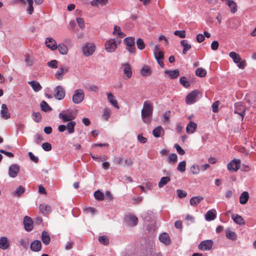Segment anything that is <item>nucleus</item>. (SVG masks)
I'll return each instance as SVG.
<instances>
[{"mask_svg": "<svg viewBox=\"0 0 256 256\" xmlns=\"http://www.w3.org/2000/svg\"><path fill=\"white\" fill-rule=\"evenodd\" d=\"M40 108L42 110L45 112L50 111L52 108L49 106L46 102L42 100L40 103Z\"/></svg>", "mask_w": 256, "mask_h": 256, "instance_id": "obj_46", "label": "nucleus"}, {"mask_svg": "<svg viewBox=\"0 0 256 256\" xmlns=\"http://www.w3.org/2000/svg\"><path fill=\"white\" fill-rule=\"evenodd\" d=\"M26 1L28 4V6L27 8V12L29 14H31L34 12V8L32 6L33 0H26Z\"/></svg>", "mask_w": 256, "mask_h": 256, "instance_id": "obj_55", "label": "nucleus"}, {"mask_svg": "<svg viewBox=\"0 0 256 256\" xmlns=\"http://www.w3.org/2000/svg\"><path fill=\"white\" fill-rule=\"evenodd\" d=\"M174 147L180 154L184 155L185 154L184 150L178 144H176Z\"/></svg>", "mask_w": 256, "mask_h": 256, "instance_id": "obj_64", "label": "nucleus"}, {"mask_svg": "<svg viewBox=\"0 0 256 256\" xmlns=\"http://www.w3.org/2000/svg\"><path fill=\"white\" fill-rule=\"evenodd\" d=\"M201 96L200 92L198 90H194L188 94L186 98V102L188 104L194 103Z\"/></svg>", "mask_w": 256, "mask_h": 256, "instance_id": "obj_6", "label": "nucleus"}, {"mask_svg": "<svg viewBox=\"0 0 256 256\" xmlns=\"http://www.w3.org/2000/svg\"><path fill=\"white\" fill-rule=\"evenodd\" d=\"M28 155L31 160L33 161L35 163H37L38 162V158L32 152H29Z\"/></svg>", "mask_w": 256, "mask_h": 256, "instance_id": "obj_63", "label": "nucleus"}, {"mask_svg": "<svg viewBox=\"0 0 256 256\" xmlns=\"http://www.w3.org/2000/svg\"><path fill=\"white\" fill-rule=\"evenodd\" d=\"M240 160H233L227 166L228 169L230 171L236 172L240 168Z\"/></svg>", "mask_w": 256, "mask_h": 256, "instance_id": "obj_14", "label": "nucleus"}, {"mask_svg": "<svg viewBox=\"0 0 256 256\" xmlns=\"http://www.w3.org/2000/svg\"><path fill=\"white\" fill-rule=\"evenodd\" d=\"M108 2V0H92L91 2V4L92 6H98L100 5L102 6H105Z\"/></svg>", "mask_w": 256, "mask_h": 256, "instance_id": "obj_44", "label": "nucleus"}, {"mask_svg": "<svg viewBox=\"0 0 256 256\" xmlns=\"http://www.w3.org/2000/svg\"><path fill=\"white\" fill-rule=\"evenodd\" d=\"M206 74V72L205 69L202 68H198L196 70V74L197 76L202 78L204 77Z\"/></svg>", "mask_w": 256, "mask_h": 256, "instance_id": "obj_48", "label": "nucleus"}, {"mask_svg": "<svg viewBox=\"0 0 256 256\" xmlns=\"http://www.w3.org/2000/svg\"><path fill=\"white\" fill-rule=\"evenodd\" d=\"M164 134V130L161 126H157L152 131V134L156 138H159Z\"/></svg>", "mask_w": 256, "mask_h": 256, "instance_id": "obj_36", "label": "nucleus"}, {"mask_svg": "<svg viewBox=\"0 0 256 256\" xmlns=\"http://www.w3.org/2000/svg\"><path fill=\"white\" fill-rule=\"evenodd\" d=\"M154 56L158 64L161 68L164 66L163 60L164 58V52L162 51L158 45H156L154 49Z\"/></svg>", "mask_w": 256, "mask_h": 256, "instance_id": "obj_4", "label": "nucleus"}, {"mask_svg": "<svg viewBox=\"0 0 256 256\" xmlns=\"http://www.w3.org/2000/svg\"><path fill=\"white\" fill-rule=\"evenodd\" d=\"M25 62L28 66H31L33 64L34 60L29 54L25 56Z\"/></svg>", "mask_w": 256, "mask_h": 256, "instance_id": "obj_54", "label": "nucleus"}, {"mask_svg": "<svg viewBox=\"0 0 256 256\" xmlns=\"http://www.w3.org/2000/svg\"><path fill=\"white\" fill-rule=\"evenodd\" d=\"M58 62L56 60H52L47 63V65L50 68H58Z\"/></svg>", "mask_w": 256, "mask_h": 256, "instance_id": "obj_58", "label": "nucleus"}, {"mask_svg": "<svg viewBox=\"0 0 256 256\" xmlns=\"http://www.w3.org/2000/svg\"><path fill=\"white\" fill-rule=\"evenodd\" d=\"M164 73L168 74L171 79L177 78L180 74L178 70H166L164 71Z\"/></svg>", "mask_w": 256, "mask_h": 256, "instance_id": "obj_32", "label": "nucleus"}, {"mask_svg": "<svg viewBox=\"0 0 256 256\" xmlns=\"http://www.w3.org/2000/svg\"><path fill=\"white\" fill-rule=\"evenodd\" d=\"M232 218L236 224L240 225L244 224L245 222L243 218L238 214H233L232 215Z\"/></svg>", "mask_w": 256, "mask_h": 256, "instance_id": "obj_27", "label": "nucleus"}, {"mask_svg": "<svg viewBox=\"0 0 256 256\" xmlns=\"http://www.w3.org/2000/svg\"><path fill=\"white\" fill-rule=\"evenodd\" d=\"M126 220L128 225L130 226H135L138 222V218L137 217L132 215H130L126 216Z\"/></svg>", "mask_w": 256, "mask_h": 256, "instance_id": "obj_23", "label": "nucleus"}, {"mask_svg": "<svg viewBox=\"0 0 256 256\" xmlns=\"http://www.w3.org/2000/svg\"><path fill=\"white\" fill-rule=\"evenodd\" d=\"M106 51L108 52H113L117 48V44L115 38H110L106 41L104 45Z\"/></svg>", "mask_w": 256, "mask_h": 256, "instance_id": "obj_9", "label": "nucleus"}, {"mask_svg": "<svg viewBox=\"0 0 256 256\" xmlns=\"http://www.w3.org/2000/svg\"><path fill=\"white\" fill-rule=\"evenodd\" d=\"M66 95L64 88L61 86H57L54 89V96L58 100H62Z\"/></svg>", "mask_w": 256, "mask_h": 256, "instance_id": "obj_12", "label": "nucleus"}, {"mask_svg": "<svg viewBox=\"0 0 256 256\" xmlns=\"http://www.w3.org/2000/svg\"><path fill=\"white\" fill-rule=\"evenodd\" d=\"M140 74L143 76H147L152 74V70L150 68L147 66H144L141 70Z\"/></svg>", "mask_w": 256, "mask_h": 256, "instance_id": "obj_37", "label": "nucleus"}, {"mask_svg": "<svg viewBox=\"0 0 256 256\" xmlns=\"http://www.w3.org/2000/svg\"><path fill=\"white\" fill-rule=\"evenodd\" d=\"M84 96V92L82 89H77L74 90L72 96V102L75 104H79L83 101Z\"/></svg>", "mask_w": 256, "mask_h": 256, "instance_id": "obj_5", "label": "nucleus"}, {"mask_svg": "<svg viewBox=\"0 0 256 256\" xmlns=\"http://www.w3.org/2000/svg\"><path fill=\"white\" fill-rule=\"evenodd\" d=\"M20 166L16 164H14L10 166L8 168V175L10 177L16 178L20 172Z\"/></svg>", "mask_w": 256, "mask_h": 256, "instance_id": "obj_15", "label": "nucleus"}, {"mask_svg": "<svg viewBox=\"0 0 256 256\" xmlns=\"http://www.w3.org/2000/svg\"><path fill=\"white\" fill-rule=\"evenodd\" d=\"M124 67V74L126 76V79L130 78L132 75V72L130 65L128 63H125L122 64Z\"/></svg>", "mask_w": 256, "mask_h": 256, "instance_id": "obj_17", "label": "nucleus"}, {"mask_svg": "<svg viewBox=\"0 0 256 256\" xmlns=\"http://www.w3.org/2000/svg\"><path fill=\"white\" fill-rule=\"evenodd\" d=\"M180 44L184 48L182 50L183 54H186L187 51L191 48V45L188 42L187 40H182Z\"/></svg>", "mask_w": 256, "mask_h": 256, "instance_id": "obj_39", "label": "nucleus"}, {"mask_svg": "<svg viewBox=\"0 0 256 256\" xmlns=\"http://www.w3.org/2000/svg\"><path fill=\"white\" fill-rule=\"evenodd\" d=\"M32 117L34 120L37 122H39L42 118V116L40 112L34 113L32 115Z\"/></svg>", "mask_w": 256, "mask_h": 256, "instance_id": "obj_59", "label": "nucleus"}, {"mask_svg": "<svg viewBox=\"0 0 256 256\" xmlns=\"http://www.w3.org/2000/svg\"><path fill=\"white\" fill-rule=\"evenodd\" d=\"M40 210L44 214H47L50 212L51 208L48 205L41 204L40 206Z\"/></svg>", "mask_w": 256, "mask_h": 256, "instance_id": "obj_38", "label": "nucleus"}, {"mask_svg": "<svg viewBox=\"0 0 256 256\" xmlns=\"http://www.w3.org/2000/svg\"><path fill=\"white\" fill-rule=\"evenodd\" d=\"M159 240L160 242L166 246L170 244V238L169 234L166 232H163L159 236Z\"/></svg>", "mask_w": 256, "mask_h": 256, "instance_id": "obj_19", "label": "nucleus"}, {"mask_svg": "<svg viewBox=\"0 0 256 256\" xmlns=\"http://www.w3.org/2000/svg\"><path fill=\"white\" fill-rule=\"evenodd\" d=\"M10 246V242L6 236H2L0 238V248L6 250L8 249Z\"/></svg>", "mask_w": 256, "mask_h": 256, "instance_id": "obj_22", "label": "nucleus"}, {"mask_svg": "<svg viewBox=\"0 0 256 256\" xmlns=\"http://www.w3.org/2000/svg\"><path fill=\"white\" fill-rule=\"evenodd\" d=\"M226 238L229 240L234 241L237 238V234L234 232L230 230V228H227L226 230Z\"/></svg>", "mask_w": 256, "mask_h": 256, "instance_id": "obj_26", "label": "nucleus"}, {"mask_svg": "<svg viewBox=\"0 0 256 256\" xmlns=\"http://www.w3.org/2000/svg\"><path fill=\"white\" fill-rule=\"evenodd\" d=\"M46 46L52 50H54L58 48V46L56 40L52 38H48L45 42Z\"/></svg>", "mask_w": 256, "mask_h": 256, "instance_id": "obj_18", "label": "nucleus"}, {"mask_svg": "<svg viewBox=\"0 0 256 256\" xmlns=\"http://www.w3.org/2000/svg\"><path fill=\"white\" fill-rule=\"evenodd\" d=\"M216 214L217 213L215 209H211L206 212L205 219L208 222L213 220L216 218Z\"/></svg>", "mask_w": 256, "mask_h": 256, "instance_id": "obj_20", "label": "nucleus"}, {"mask_svg": "<svg viewBox=\"0 0 256 256\" xmlns=\"http://www.w3.org/2000/svg\"><path fill=\"white\" fill-rule=\"evenodd\" d=\"M59 52L62 54H66L68 52V48L67 46L64 44H60L58 46V48Z\"/></svg>", "mask_w": 256, "mask_h": 256, "instance_id": "obj_43", "label": "nucleus"}, {"mask_svg": "<svg viewBox=\"0 0 256 256\" xmlns=\"http://www.w3.org/2000/svg\"><path fill=\"white\" fill-rule=\"evenodd\" d=\"M245 106L240 102H238L234 104V113L239 114L242 120L245 115Z\"/></svg>", "mask_w": 256, "mask_h": 256, "instance_id": "obj_10", "label": "nucleus"}, {"mask_svg": "<svg viewBox=\"0 0 256 256\" xmlns=\"http://www.w3.org/2000/svg\"><path fill=\"white\" fill-rule=\"evenodd\" d=\"M42 244L40 240H36L31 243L30 249L34 252H38L41 250Z\"/></svg>", "mask_w": 256, "mask_h": 256, "instance_id": "obj_25", "label": "nucleus"}, {"mask_svg": "<svg viewBox=\"0 0 256 256\" xmlns=\"http://www.w3.org/2000/svg\"><path fill=\"white\" fill-rule=\"evenodd\" d=\"M154 106L150 100L144 102L141 112V116L143 122L150 124L152 120Z\"/></svg>", "mask_w": 256, "mask_h": 256, "instance_id": "obj_1", "label": "nucleus"}, {"mask_svg": "<svg viewBox=\"0 0 256 256\" xmlns=\"http://www.w3.org/2000/svg\"><path fill=\"white\" fill-rule=\"evenodd\" d=\"M229 56L232 59L234 62L237 64V66L240 69H244L246 66L245 60H242L239 54L232 52H230Z\"/></svg>", "mask_w": 256, "mask_h": 256, "instance_id": "obj_3", "label": "nucleus"}, {"mask_svg": "<svg viewBox=\"0 0 256 256\" xmlns=\"http://www.w3.org/2000/svg\"><path fill=\"white\" fill-rule=\"evenodd\" d=\"M186 162L185 160L180 162L177 167V170L180 172H184L186 170Z\"/></svg>", "mask_w": 256, "mask_h": 256, "instance_id": "obj_49", "label": "nucleus"}, {"mask_svg": "<svg viewBox=\"0 0 256 256\" xmlns=\"http://www.w3.org/2000/svg\"><path fill=\"white\" fill-rule=\"evenodd\" d=\"M124 44L126 46V50L130 53H134L136 50L135 48V38L128 37L124 40Z\"/></svg>", "mask_w": 256, "mask_h": 256, "instance_id": "obj_7", "label": "nucleus"}, {"mask_svg": "<svg viewBox=\"0 0 256 256\" xmlns=\"http://www.w3.org/2000/svg\"><path fill=\"white\" fill-rule=\"evenodd\" d=\"M178 161L177 155L175 154H171L168 156V162L174 164Z\"/></svg>", "mask_w": 256, "mask_h": 256, "instance_id": "obj_51", "label": "nucleus"}, {"mask_svg": "<svg viewBox=\"0 0 256 256\" xmlns=\"http://www.w3.org/2000/svg\"><path fill=\"white\" fill-rule=\"evenodd\" d=\"M249 199V194L247 192H242L240 196V202L242 204H246Z\"/></svg>", "mask_w": 256, "mask_h": 256, "instance_id": "obj_30", "label": "nucleus"}, {"mask_svg": "<svg viewBox=\"0 0 256 256\" xmlns=\"http://www.w3.org/2000/svg\"><path fill=\"white\" fill-rule=\"evenodd\" d=\"M0 114L1 116L6 120H7L10 118V114L6 104H2V110H0Z\"/></svg>", "mask_w": 256, "mask_h": 256, "instance_id": "obj_21", "label": "nucleus"}, {"mask_svg": "<svg viewBox=\"0 0 256 256\" xmlns=\"http://www.w3.org/2000/svg\"><path fill=\"white\" fill-rule=\"evenodd\" d=\"M174 34L180 38H184L186 34L184 30H176L174 32Z\"/></svg>", "mask_w": 256, "mask_h": 256, "instance_id": "obj_60", "label": "nucleus"}, {"mask_svg": "<svg viewBox=\"0 0 256 256\" xmlns=\"http://www.w3.org/2000/svg\"><path fill=\"white\" fill-rule=\"evenodd\" d=\"M111 115V110L110 108H105L103 110L102 118L106 121L108 120Z\"/></svg>", "mask_w": 256, "mask_h": 256, "instance_id": "obj_42", "label": "nucleus"}, {"mask_svg": "<svg viewBox=\"0 0 256 256\" xmlns=\"http://www.w3.org/2000/svg\"><path fill=\"white\" fill-rule=\"evenodd\" d=\"M94 198L98 200H104V196L103 192L98 190L94 193Z\"/></svg>", "mask_w": 256, "mask_h": 256, "instance_id": "obj_47", "label": "nucleus"}, {"mask_svg": "<svg viewBox=\"0 0 256 256\" xmlns=\"http://www.w3.org/2000/svg\"><path fill=\"white\" fill-rule=\"evenodd\" d=\"M58 118L63 122H66L75 119L76 116L70 110H66L59 113Z\"/></svg>", "mask_w": 256, "mask_h": 256, "instance_id": "obj_2", "label": "nucleus"}, {"mask_svg": "<svg viewBox=\"0 0 256 256\" xmlns=\"http://www.w3.org/2000/svg\"><path fill=\"white\" fill-rule=\"evenodd\" d=\"M214 242L212 240L202 241L198 245V248L202 250H208L212 249Z\"/></svg>", "mask_w": 256, "mask_h": 256, "instance_id": "obj_11", "label": "nucleus"}, {"mask_svg": "<svg viewBox=\"0 0 256 256\" xmlns=\"http://www.w3.org/2000/svg\"><path fill=\"white\" fill-rule=\"evenodd\" d=\"M99 242L104 246H107L109 244V239L106 236H102L98 238Z\"/></svg>", "mask_w": 256, "mask_h": 256, "instance_id": "obj_45", "label": "nucleus"}, {"mask_svg": "<svg viewBox=\"0 0 256 256\" xmlns=\"http://www.w3.org/2000/svg\"><path fill=\"white\" fill-rule=\"evenodd\" d=\"M112 34L117 35L120 38H122L125 36V34L121 31L120 28L118 26H114Z\"/></svg>", "mask_w": 256, "mask_h": 256, "instance_id": "obj_40", "label": "nucleus"}, {"mask_svg": "<svg viewBox=\"0 0 256 256\" xmlns=\"http://www.w3.org/2000/svg\"><path fill=\"white\" fill-rule=\"evenodd\" d=\"M226 2L229 7L230 11L232 13L234 14L237 11V5L234 0H230Z\"/></svg>", "mask_w": 256, "mask_h": 256, "instance_id": "obj_31", "label": "nucleus"}, {"mask_svg": "<svg viewBox=\"0 0 256 256\" xmlns=\"http://www.w3.org/2000/svg\"><path fill=\"white\" fill-rule=\"evenodd\" d=\"M42 240L44 244L47 246L50 242V237L46 231H44L42 234Z\"/></svg>", "mask_w": 256, "mask_h": 256, "instance_id": "obj_28", "label": "nucleus"}, {"mask_svg": "<svg viewBox=\"0 0 256 256\" xmlns=\"http://www.w3.org/2000/svg\"><path fill=\"white\" fill-rule=\"evenodd\" d=\"M68 70V68L66 66H62L56 72L55 74V77L58 80H62L63 79L64 76Z\"/></svg>", "mask_w": 256, "mask_h": 256, "instance_id": "obj_16", "label": "nucleus"}, {"mask_svg": "<svg viewBox=\"0 0 256 256\" xmlns=\"http://www.w3.org/2000/svg\"><path fill=\"white\" fill-rule=\"evenodd\" d=\"M68 122L66 125L68 132L69 134H73L74 132V128L76 126V122L73 120Z\"/></svg>", "mask_w": 256, "mask_h": 256, "instance_id": "obj_34", "label": "nucleus"}, {"mask_svg": "<svg viewBox=\"0 0 256 256\" xmlns=\"http://www.w3.org/2000/svg\"><path fill=\"white\" fill-rule=\"evenodd\" d=\"M84 212L86 214L90 213L92 215H94L96 212V208H92V207H87V208H84Z\"/></svg>", "mask_w": 256, "mask_h": 256, "instance_id": "obj_56", "label": "nucleus"}, {"mask_svg": "<svg viewBox=\"0 0 256 256\" xmlns=\"http://www.w3.org/2000/svg\"><path fill=\"white\" fill-rule=\"evenodd\" d=\"M28 84L32 87L33 90L36 92H39L42 89V86L37 81L32 80L28 82Z\"/></svg>", "mask_w": 256, "mask_h": 256, "instance_id": "obj_29", "label": "nucleus"}, {"mask_svg": "<svg viewBox=\"0 0 256 256\" xmlns=\"http://www.w3.org/2000/svg\"><path fill=\"white\" fill-rule=\"evenodd\" d=\"M170 181V178L168 176H164L162 177L158 184V187L160 188H162L168 182Z\"/></svg>", "mask_w": 256, "mask_h": 256, "instance_id": "obj_41", "label": "nucleus"}, {"mask_svg": "<svg viewBox=\"0 0 256 256\" xmlns=\"http://www.w3.org/2000/svg\"><path fill=\"white\" fill-rule=\"evenodd\" d=\"M136 45L138 48L140 50H142L145 48V44L144 40L141 38H138L136 40Z\"/></svg>", "mask_w": 256, "mask_h": 256, "instance_id": "obj_52", "label": "nucleus"}, {"mask_svg": "<svg viewBox=\"0 0 256 256\" xmlns=\"http://www.w3.org/2000/svg\"><path fill=\"white\" fill-rule=\"evenodd\" d=\"M25 189L22 186H20L17 190L14 192V195L16 196H20L24 192Z\"/></svg>", "mask_w": 256, "mask_h": 256, "instance_id": "obj_50", "label": "nucleus"}, {"mask_svg": "<svg viewBox=\"0 0 256 256\" xmlns=\"http://www.w3.org/2000/svg\"><path fill=\"white\" fill-rule=\"evenodd\" d=\"M76 22L78 26L82 28L83 29L85 27L84 20L82 18H76Z\"/></svg>", "mask_w": 256, "mask_h": 256, "instance_id": "obj_62", "label": "nucleus"}, {"mask_svg": "<svg viewBox=\"0 0 256 256\" xmlns=\"http://www.w3.org/2000/svg\"><path fill=\"white\" fill-rule=\"evenodd\" d=\"M190 170L194 174H197L200 171L199 166L198 165L194 164L191 166Z\"/></svg>", "mask_w": 256, "mask_h": 256, "instance_id": "obj_53", "label": "nucleus"}, {"mask_svg": "<svg viewBox=\"0 0 256 256\" xmlns=\"http://www.w3.org/2000/svg\"><path fill=\"white\" fill-rule=\"evenodd\" d=\"M42 148L45 151H50L52 150V146L51 144L48 142H44L42 144Z\"/></svg>", "mask_w": 256, "mask_h": 256, "instance_id": "obj_61", "label": "nucleus"}, {"mask_svg": "<svg viewBox=\"0 0 256 256\" xmlns=\"http://www.w3.org/2000/svg\"><path fill=\"white\" fill-rule=\"evenodd\" d=\"M204 198L200 196H193L190 200V202L191 206H197L202 200Z\"/></svg>", "mask_w": 256, "mask_h": 256, "instance_id": "obj_35", "label": "nucleus"}, {"mask_svg": "<svg viewBox=\"0 0 256 256\" xmlns=\"http://www.w3.org/2000/svg\"><path fill=\"white\" fill-rule=\"evenodd\" d=\"M180 83L185 88L190 86V82L187 80L186 78L184 76L182 77L180 80Z\"/></svg>", "mask_w": 256, "mask_h": 256, "instance_id": "obj_57", "label": "nucleus"}, {"mask_svg": "<svg viewBox=\"0 0 256 256\" xmlns=\"http://www.w3.org/2000/svg\"><path fill=\"white\" fill-rule=\"evenodd\" d=\"M108 102L115 108L118 109L119 106L114 96L111 93L108 94Z\"/></svg>", "mask_w": 256, "mask_h": 256, "instance_id": "obj_33", "label": "nucleus"}, {"mask_svg": "<svg viewBox=\"0 0 256 256\" xmlns=\"http://www.w3.org/2000/svg\"><path fill=\"white\" fill-rule=\"evenodd\" d=\"M197 128V124L196 123L190 121L187 124L186 127V131L188 134H192L194 133Z\"/></svg>", "mask_w": 256, "mask_h": 256, "instance_id": "obj_24", "label": "nucleus"}, {"mask_svg": "<svg viewBox=\"0 0 256 256\" xmlns=\"http://www.w3.org/2000/svg\"><path fill=\"white\" fill-rule=\"evenodd\" d=\"M23 224L24 229L27 232H30L34 228V223L32 220L28 216H24Z\"/></svg>", "mask_w": 256, "mask_h": 256, "instance_id": "obj_13", "label": "nucleus"}, {"mask_svg": "<svg viewBox=\"0 0 256 256\" xmlns=\"http://www.w3.org/2000/svg\"><path fill=\"white\" fill-rule=\"evenodd\" d=\"M82 53L86 56L92 55L95 51L96 46L92 43H86L82 46Z\"/></svg>", "mask_w": 256, "mask_h": 256, "instance_id": "obj_8", "label": "nucleus"}]
</instances>
